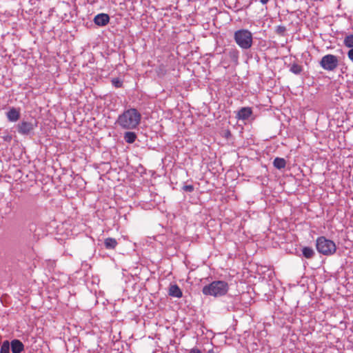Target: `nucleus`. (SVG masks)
<instances>
[{
  "instance_id": "nucleus-19",
  "label": "nucleus",
  "mask_w": 353,
  "mask_h": 353,
  "mask_svg": "<svg viewBox=\"0 0 353 353\" xmlns=\"http://www.w3.org/2000/svg\"><path fill=\"white\" fill-rule=\"evenodd\" d=\"M10 342L8 341H4L0 348V353H10Z\"/></svg>"
},
{
  "instance_id": "nucleus-22",
  "label": "nucleus",
  "mask_w": 353,
  "mask_h": 353,
  "mask_svg": "<svg viewBox=\"0 0 353 353\" xmlns=\"http://www.w3.org/2000/svg\"><path fill=\"white\" fill-rule=\"evenodd\" d=\"M347 57L353 62V48L348 51Z\"/></svg>"
},
{
  "instance_id": "nucleus-17",
  "label": "nucleus",
  "mask_w": 353,
  "mask_h": 353,
  "mask_svg": "<svg viewBox=\"0 0 353 353\" xmlns=\"http://www.w3.org/2000/svg\"><path fill=\"white\" fill-rule=\"evenodd\" d=\"M343 43L345 46L353 48V34H349L344 38Z\"/></svg>"
},
{
  "instance_id": "nucleus-12",
  "label": "nucleus",
  "mask_w": 353,
  "mask_h": 353,
  "mask_svg": "<svg viewBox=\"0 0 353 353\" xmlns=\"http://www.w3.org/2000/svg\"><path fill=\"white\" fill-rule=\"evenodd\" d=\"M123 138L126 143H133L137 139V134L134 132L128 131L124 133Z\"/></svg>"
},
{
  "instance_id": "nucleus-3",
  "label": "nucleus",
  "mask_w": 353,
  "mask_h": 353,
  "mask_svg": "<svg viewBox=\"0 0 353 353\" xmlns=\"http://www.w3.org/2000/svg\"><path fill=\"white\" fill-rule=\"evenodd\" d=\"M234 40L242 50L250 49L253 44L252 33L248 29H239L234 33Z\"/></svg>"
},
{
  "instance_id": "nucleus-7",
  "label": "nucleus",
  "mask_w": 353,
  "mask_h": 353,
  "mask_svg": "<svg viewBox=\"0 0 353 353\" xmlns=\"http://www.w3.org/2000/svg\"><path fill=\"white\" fill-rule=\"evenodd\" d=\"M93 21L98 26H105L109 23L110 17L108 14L100 13L94 17Z\"/></svg>"
},
{
  "instance_id": "nucleus-13",
  "label": "nucleus",
  "mask_w": 353,
  "mask_h": 353,
  "mask_svg": "<svg viewBox=\"0 0 353 353\" xmlns=\"http://www.w3.org/2000/svg\"><path fill=\"white\" fill-rule=\"evenodd\" d=\"M117 244V240L114 238L109 237L104 241L105 247L108 250L114 249Z\"/></svg>"
},
{
  "instance_id": "nucleus-2",
  "label": "nucleus",
  "mask_w": 353,
  "mask_h": 353,
  "mask_svg": "<svg viewBox=\"0 0 353 353\" xmlns=\"http://www.w3.org/2000/svg\"><path fill=\"white\" fill-rule=\"evenodd\" d=\"M229 290L228 283L224 281H214L205 285L202 289L204 295L214 297L222 296L227 294Z\"/></svg>"
},
{
  "instance_id": "nucleus-9",
  "label": "nucleus",
  "mask_w": 353,
  "mask_h": 353,
  "mask_svg": "<svg viewBox=\"0 0 353 353\" xmlns=\"http://www.w3.org/2000/svg\"><path fill=\"white\" fill-rule=\"evenodd\" d=\"M12 353H21L24 350V345L19 339H14L10 343Z\"/></svg>"
},
{
  "instance_id": "nucleus-21",
  "label": "nucleus",
  "mask_w": 353,
  "mask_h": 353,
  "mask_svg": "<svg viewBox=\"0 0 353 353\" xmlns=\"http://www.w3.org/2000/svg\"><path fill=\"white\" fill-rule=\"evenodd\" d=\"M183 190L187 192H192L194 191V186L192 185H185L183 187Z\"/></svg>"
},
{
  "instance_id": "nucleus-24",
  "label": "nucleus",
  "mask_w": 353,
  "mask_h": 353,
  "mask_svg": "<svg viewBox=\"0 0 353 353\" xmlns=\"http://www.w3.org/2000/svg\"><path fill=\"white\" fill-rule=\"evenodd\" d=\"M270 0H260V2L263 4V5H265L268 3Z\"/></svg>"
},
{
  "instance_id": "nucleus-15",
  "label": "nucleus",
  "mask_w": 353,
  "mask_h": 353,
  "mask_svg": "<svg viewBox=\"0 0 353 353\" xmlns=\"http://www.w3.org/2000/svg\"><path fill=\"white\" fill-rule=\"evenodd\" d=\"M302 254L306 259H311L314 255V251L312 248L304 247L302 249Z\"/></svg>"
},
{
  "instance_id": "nucleus-10",
  "label": "nucleus",
  "mask_w": 353,
  "mask_h": 353,
  "mask_svg": "<svg viewBox=\"0 0 353 353\" xmlns=\"http://www.w3.org/2000/svg\"><path fill=\"white\" fill-rule=\"evenodd\" d=\"M6 116L9 121L15 122L20 118V110L12 107L6 113Z\"/></svg>"
},
{
  "instance_id": "nucleus-23",
  "label": "nucleus",
  "mask_w": 353,
  "mask_h": 353,
  "mask_svg": "<svg viewBox=\"0 0 353 353\" xmlns=\"http://www.w3.org/2000/svg\"><path fill=\"white\" fill-rule=\"evenodd\" d=\"M189 353H202L201 351L197 348H192Z\"/></svg>"
},
{
  "instance_id": "nucleus-5",
  "label": "nucleus",
  "mask_w": 353,
  "mask_h": 353,
  "mask_svg": "<svg viewBox=\"0 0 353 353\" xmlns=\"http://www.w3.org/2000/svg\"><path fill=\"white\" fill-rule=\"evenodd\" d=\"M319 65L325 71L334 72L339 65V58L334 54H325L319 61Z\"/></svg>"
},
{
  "instance_id": "nucleus-18",
  "label": "nucleus",
  "mask_w": 353,
  "mask_h": 353,
  "mask_svg": "<svg viewBox=\"0 0 353 353\" xmlns=\"http://www.w3.org/2000/svg\"><path fill=\"white\" fill-rule=\"evenodd\" d=\"M302 70V66L297 63H293L290 68V71L295 74H299Z\"/></svg>"
},
{
  "instance_id": "nucleus-20",
  "label": "nucleus",
  "mask_w": 353,
  "mask_h": 353,
  "mask_svg": "<svg viewBox=\"0 0 353 353\" xmlns=\"http://www.w3.org/2000/svg\"><path fill=\"white\" fill-rule=\"evenodd\" d=\"M112 83L116 88H121L123 85V82L119 78L112 79Z\"/></svg>"
},
{
  "instance_id": "nucleus-6",
  "label": "nucleus",
  "mask_w": 353,
  "mask_h": 353,
  "mask_svg": "<svg viewBox=\"0 0 353 353\" xmlns=\"http://www.w3.org/2000/svg\"><path fill=\"white\" fill-rule=\"evenodd\" d=\"M37 126V123L23 121L17 125V131L22 135H28Z\"/></svg>"
},
{
  "instance_id": "nucleus-25",
  "label": "nucleus",
  "mask_w": 353,
  "mask_h": 353,
  "mask_svg": "<svg viewBox=\"0 0 353 353\" xmlns=\"http://www.w3.org/2000/svg\"><path fill=\"white\" fill-rule=\"evenodd\" d=\"M208 353H214V350L212 349L208 350Z\"/></svg>"
},
{
  "instance_id": "nucleus-14",
  "label": "nucleus",
  "mask_w": 353,
  "mask_h": 353,
  "mask_svg": "<svg viewBox=\"0 0 353 353\" xmlns=\"http://www.w3.org/2000/svg\"><path fill=\"white\" fill-rule=\"evenodd\" d=\"M274 166L279 169H283L286 165V161L283 158L276 157L273 161Z\"/></svg>"
},
{
  "instance_id": "nucleus-11",
  "label": "nucleus",
  "mask_w": 353,
  "mask_h": 353,
  "mask_svg": "<svg viewBox=\"0 0 353 353\" xmlns=\"http://www.w3.org/2000/svg\"><path fill=\"white\" fill-rule=\"evenodd\" d=\"M169 295L176 298H181L183 296V293L180 288L174 284L171 285L169 288Z\"/></svg>"
},
{
  "instance_id": "nucleus-4",
  "label": "nucleus",
  "mask_w": 353,
  "mask_h": 353,
  "mask_svg": "<svg viewBox=\"0 0 353 353\" xmlns=\"http://www.w3.org/2000/svg\"><path fill=\"white\" fill-rule=\"evenodd\" d=\"M316 248L320 254L325 256H331L336 251V245L335 243L323 236H319L316 239Z\"/></svg>"
},
{
  "instance_id": "nucleus-8",
  "label": "nucleus",
  "mask_w": 353,
  "mask_h": 353,
  "mask_svg": "<svg viewBox=\"0 0 353 353\" xmlns=\"http://www.w3.org/2000/svg\"><path fill=\"white\" fill-rule=\"evenodd\" d=\"M252 114V110L251 108L249 107H243L241 108L237 112L236 118L239 120H246L248 119Z\"/></svg>"
},
{
  "instance_id": "nucleus-1",
  "label": "nucleus",
  "mask_w": 353,
  "mask_h": 353,
  "mask_svg": "<svg viewBox=\"0 0 353 353\" xmlns=\"http://www.w3.org/2000/svg\"><path fill=\"white\" fill-rule=\"evenodd\" d=\"M141 119V114L136 108H129L119 115L115 123L122 129L132 130L139 126Z\"/></svg>"
},
{
  "instance_id": "nucleus-16",
  "label": "nucleus",
  "mask_w": 353,
  "mask_h": 353,
  "mask_svg": "<svg viewBox=\"0 0 353 353\" xmlns=\"http://www.w3.org/2000/svg\"><path fill=\"white\" fill-rule=\"evenodd\" d=\"M239 57V52L236 49H231L229 52V57L230 59L235 63L238 62Z\"/></svg>"
}]
</instances>
